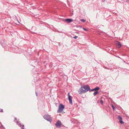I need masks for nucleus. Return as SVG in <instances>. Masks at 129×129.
Instances as JSON below:
<instances>
[{
	"instance_id": "obj_1",
	"label": "nucleus",
	"mask_w": 129,
	"mask_h": 129,
	"mask_svg": "<svg viewBox=\"0 0 129 129\" xmlns=\"http://www.w3.org/2000/svg\"><path fill=\"white\" fill-rule=\"evenodd\" d=\"M90 88L88 85H87L81 86V93H85L90 91Z\"/></svg>"
},
{
	"instance_id": "obj_2",
	"label": "nucleus",
	"mask_w": 129,
	"mask_h": 129,
	"mask_svg": "<svg viewBox=\"0 0 129 129\" xmlns=\"http://www.w3.org/2000/svg\"><path fill=\"white\" fill-rule=\"evenodd\" d=\"M64 108V105L61 104H60L59 106L58 109L57 111V112L58 113H61Z\"/></svg>"
},
{
	"instance_id": "obj_3",
	"label": "nucleus",
	"mask_w": 129,
	"mask_h": 129,
	"mask_svg": "<svg viewBox=\"0 0 129 129\" xmlns=\"http://www.w3.org/2000/svg\"><path fill=\"white\" fill-rule=\"evenodd\" d=\"M43 117L44 119L48 121L51 122L52 121V119L50 115L48 114H45L43 116Z\"/></svg>"
},
{
	"instance_id": "obj_4",
	"label": "nucleus",
	"mask_w": 129,
	"mask_h": 129,
	"mask_svg": "<svg viewBox=\"0 0 129 129\" xmlns=\"http://www.w3.org/2000/svg\"><path fill=\"white\" fill-rule=\"evenodd\" d=\"M61 123L60 121L58 120L56 123L55 124V125L56 127L60 128L61 127Z\"/></svg>"
},
{
	"instance_id": "obj_5",
	"label": "nucleus",
	"mask_w": 129,
	"mask_h": 129,
	"mask_svg": "<svg viewBox=\"0 0 129 129\" xmlns=\"http://www.w3.org/2000/svg\"><path fill=\"white\" fill-rule=\"evenodd\" d=\"M68 99H69V103L70 104H72V96L70 95H69V93H68Z\"/></svg>"
},
{
	"instance_id": "obj_6",
	"label": "nucleus",
	"mask_w": 129,
	"mask_h": 129,
	"mask_svg": "<svg viewBox=\"0 0 129 129\" xmlns=\"http://www.w3.org/2000/svg\"><path fill=\"white\" fill-rule=\"evenodd\" d=\"M100 89V88L98 87H95V88L92 89L91 90H90L89 92H90L92 91H97L98 90Z\"/></svg>"
},
{
	"instance_id": "obj_7",
	"label": "nucleus",
	"mask_w": 129,
	"mask_h": 129,
	"mask_svg": "<svg viewBox=\"0 0 129 129\" xmlns=\"http://www.w3.org/2000/svg\"><path fill=\"white\" fill-rule=\"evenodd\" d=\"M16 122H17V124L20 127H21V128L22 129H24V125H22L20 122H18L17 121H16Z\"/></svg>"
},
{
	"instance_id": "obj_8",
	"label": "nucleus",
	"mask_w": 129,
	"mask_h": 129,
	"mask_svg": "<svg viewBox=\"0 0 129 129\" xmlns=\"http://www.w3.org/2000/svg\"><path fill=\"white\" fill-rule=\"evenodd\" d=\"M118 118H119L120 120H119V122L121 124H123L124 123V122L122 121V118L120 116H118Z\"/></svg>"
},
{
	"instance_id": "obj_9",
	"label": "nucleus",
	"mask_w": 129,
	"mask_h": 129,
	"mask_svg": "<svg viewBox=\"0 0 129 129\" xmlns=\"http://www.w3.org/2000/svg\"><path fill=\"white\" fill-rule=\"evenodd\" d=\"M65 21L68 23H70L73 21V20L71 19H65Z\"/></svg>"
},
{
	"instance_id": "obj_10",
	"label": "nucleus",
	"mask_w": 129,
	"mask_h": 129,
	"mask_svg": "<svg viewBox=\"0 0 129 129\" xmlns=\"http://www.w3.org/2000/svg\"><path fill=\"white\" fill-rule=\"evenodd\" d=\"M117 44V47L118 48H119L121 47V44L119 42H118V43Z\"/></svg>"
},
{
	"instance_id": "obj_11",
	"label": "nucleus",
	"mask_w": 129,
	"mask_h": 129,
	"mask_svg": "<svg viewBox=\"0 0 129 129\" xmlns=\"http://www.w3.org/2000/svg\"><path fill=\"white\" fill-rule=\"evenodd\" d=\"M99 92L98 91H95L93 93V95L94 96H95Z\"/></svg>"
},
{
	"instance_id": "obj_12",
	"label": "nucleus",
	"mask_w": 129,
	"mask_h": 129,
	"mask_svg": "<svg viewBox=\"0 0 129 129\" xmlns=\"http://www.w3.org/2000/svg\"><path fill=\"white\" fill-rule=\"evenodd\" d=\"M1 45L3 47H4L7 45V44L5 43H3Z\"/></svg>"
},
{
	"instance_id": "obj_13",
	"label": "nucleus",
	"mask_w": 129,
	"mask_h": 129,
	"mask_svg": "<svg viewBox=\"0 0 129 129\" xmlns=\"http://www.w3.org/2000/svg\"><path fill=\"white\" fill-rule=\"evenodd\" d=\"M82 29L86 31H88V30L87 29L84 27H83Z\"/></svg>"
},
{
	"instance_id": "obj_14",
	"label": "nucleus",
	"mask_w": 129,
	"mask_h": 129,
	"mask_svg": "<svg viewBox=\"0 0 129 129\" xmlns=\"http://www.w3.org/2000/svg\"><path fill=\"white\" fill-rule=\"evenodd\" d=\"M112 107L113 108V110H115V108L113 105H112Z\"/></svg>"
},
{
	"instance_id": "obj_15",
	"label": "nucleus",
	"mask_w": 129,
	"mask_h": 129,
	"mask_svg": "<svg viewBox=\"0 0 129 129\" xmlns=\"http://www.w3.org/2000/svg\"><path fill=\"white\" fill-rule=\"evenodd\" d=\"M86 20L84 19H81V21L83 22H85Z\"/></svg>"
},
{
	"instance_id": "obj_16",
	"label": "nucleus",
	"mask_w": 129,
	"mask_h": 129,
	"mask_svg": "<svg viewBox=\"0 0 129 129\" xmlns=\"http://www.w3.org/2000/svg\"><path fill=\"white\" fill-rule=\"evenodd\" d=\"M78 93L79 94H81V88H80L79 89V90H78Z\"/></svg>"
},
{
	"instance_id": "obj_17",
	"label": "nucleus",
	"mask_w": 129,
	"mask_h": 129,
	"mask_svg": "<svg viewBox=\"0 0 129 129\" xmlns=\"http://www.w3.org/2000/svg\"><path fill=\"white\" fill-rule=\"evenodd\" d=\"M0 112H3V109H0Z\"/></svg>"
},
{
	"instance_id": "obj_18",
	"label": "nucleus",
	"mask_w": 129,
	"mask_h": 129,
	"mask_svg": "<svg viewBox=\"0 0 129 129\" xmlns=\"http://www.w3.org/2000/svg\"><path fill=\"white\" fill-rule=\"evenodd\" d=\"M100 102L102 104L103 103V101L102 100H101L100 101Z\"/></svg>"
},
{
	"instance_id": "obj_19",
	"label": "nucleus",
	"mask_w": 129,
	"mask_h": 129,
	"mask_svg": "<svg viewBox=\"0 0 129 129\" xmlns=\"http://www.w3.org/2000/svg\"><path fill=\"white\" fill-rule=\"evenodd\" d=\"M78 38V37L77 36H75L74 37V38L75 39H76L77 38Z\"/></svg>"
},
{
	"instance_id": "obj_20",
	"label": "nucleus",
	"mask_w": 129,
	"mask_h": 129,
	"mask_svg": "<svg viewBox=\"0 0 129 129\" xmlns=\"http://www.w3.org/2000/svg\"><path fill=\"white\" fill-rule=\"evenodd\" d=\"M104 68L105 69H109L107 67H104Z\"/></svg>"
},
{
	"instance_id": "obj_21",
	"label": "nucleus",
	"mask_w": 129,
	"mask_h": 129,
	"mask_svg": "<svg viewBox=\"0 0 129 129\" xmlns=\"http://www.w3.org/2000/svg\"><path fill=\"white\" fill-rule=\"evenodd\" d=\"M36 96H38V94L36 91Z\"/></svg>"
},
{
	"instance_id": "obj_22",
	"label": "nucleus",
	"mask_w": 129,
	"mask_h": 129,
	"mask_svg": "<svg viewBox=\"0 0 129 129\" xmlns=\"http://www.w3.org/2000/svg\"><path fill=\"white\" fill-rule=\"evenodd\" d=\"M14 119H15V120H17V118H16V117Z\"/></svg>"
},
{
	"instance_id": "obj_23",
	"label": "nucleus",
	"mask_w": 129,
	"mask_h": 129,
	"mask_svg": "<svg viewBox=\"0 0 129 129\" xmlns=\"http://www.w3.org/2000/svg\"><path fill=\"white\" fill-rule=\"evenodd\" d=\"M102 1L103 2H104L105 1V0H102Z\"/></svg>"
},
{
	"instance_id": "obj_24",
	"label": "nucleus",
	"mask_w": 129,
	"mask_h": 129,
	"mask_svg": "<svg viewBox=\"0 0 129 129\" xmlns=\"http://www.w3.org/2000/svg\"><path fill=\"white\" fill-rule=\"evenodd\" d=\"M3 126H1V128H3Z\"/></svg>"
},
{
	"instance_id": "obj_25",
	"label": "nucleus",
	"mask_w": 129,
	"mask_h": 129,
	"mask_svg": "<svg viewBox=\"0 0 129 129\" xmlns=\"http://www.w3.org/2000/svg\"><path fill=\"white\" fill-rule=\"evenodd\" d=\"M119 2V3H121V2Z\"/></svg>"
},
{
	"instance_id": "obj_26",
	"label": "nucleus",
	"mask_w": 129,
	"mask_h": 129,
	"mask_svg": "<svg viewBox=\"0 0 129 129\" xmlns=\"http://www.w3.org/2000/svg\"><path fill=\"white\" fill-rule=\"evenodd\" d=\"M118 57L120 58L119 57Z\"/></svg>"
}]
</instances>
